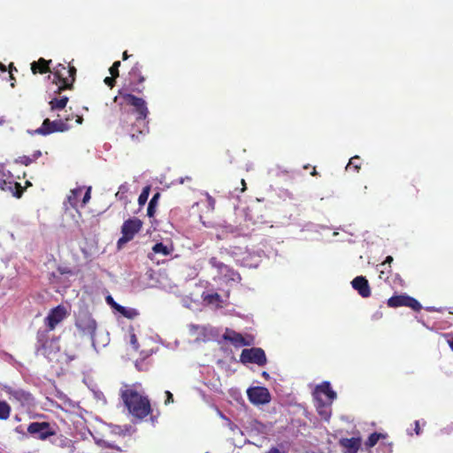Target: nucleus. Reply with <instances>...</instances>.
<instances>
[{
    "label": "nucleus",
    "mask_w": 453,
    "mask_h": 453,
    "mask_svg": "<svg viewBox=\"0 0 453 453\" xmlns=\"http://www.w3.org/2000/svg\"><path fill=\"white\" fill-rule=\"evenodd\" d=\"M121 398L129 413L137 419H142L151 412V406L147 396L134 388L122 390Z\"/></svg>",
    "instance_id": "nucleus-1"
},
{
    "label": "nucleus",
    "mask_w": 453,
    "mask_h": 453,
    "mask_svg": "<svg viewBox=\"0 0 453 453\" xmlns=\"http://www.w3.org/2000/svg\"><path fill=\"white\" fill-rule=\"evenodd\" d=\"M36 352L50 362H59L61 357L59 337H50L49 330H38L36 334Z\"/></svg>",
    "instance_id": "nucleus-2"
},
{
    "label": "nucleus",
    "mask_w": 453,
    "mask_h": 453,
    "mask_svg": "<svg viewBox=\"0 0 453 453\" xmlns=\"http://www.w3.org/2000/svg\"><path fill=\"white\" fill-rule=\"evenodd\" d=\"M120 96L127 104L134 108L138 115L136 119L140 128L139 133L147 134L149 133V127L146 119L149 114V110L146 102L142 98L137 97L130 93H120Z\"/></svg>",
    "instance_id": "nucleus-3"
},
{
    "label": "nucleus",
    "mask_w": 453,
    "mask_h": 453,
    "mask_svg": "<svg viewBox=\"0 0 453 453\" xmlns=\"http://www.w3.org/2000/svg\"><path fill=\"white\" fill-rule=\"evenodd\" d=\"M142 225V221L138 218H131L125 220L121 226L122 236L117 242L118 248L120 249L123 245L132 241L135 234L141 231Z\"/></svg>",
    "instance_id": "nucleus-4"
},
{
    "label": "nucleus",
    "mask_w": 453,
    "mask_h": 453,
    "mask_svg": "<svg viewBox=\"0 0 453 453\" xmlns=\"http://www.w3.org/2000/svg\"><path fill=\"white\" fill-rule=\"evenodd\" d=\"M75 326L84 335L94 337L96 322L88 311H80L76 316Z\"/></svg>",
    "instance_id": "nucleus-5"
},
{
    "label": "nucleus",
    "mask_w": 453,
    "mask_h": 453,
    "mask_svg": "<svg viewBox=\"0 0 453 453\" xmlns=\"http://www.w3.org/2000/svg\"><path fill=\"white\" fill-rule=\"evenodd\" d=\"M27 433L40 441H46L56 434V429L49 422H32L27 426Z\"/></svg>",
    "instance_id": "nucleus-6"
},
{
    "label": "nucleus",
    "mask_w": 453,
    "mask_h": 453,
    "mask_svg": "<svg viewBox=\"0 0 453 453\" xmlns=\"http://www.w3.org/2000/svg\"><path fill=\"white\" fill-rule=\"evenodd\" d=\"M387 304L390 308L409 307L414 311H419L422 309L420 303L406 294L395 295L388 299Z\"/></svg>",
    "instance_id": "nucleus-7"
},
{
    "label": "nucleus",
    "mask_w": 453,
    "mask_h": 453,
    "mask_svg": "<svg viewBox=\"0 0 453 453\" xmlns=\"http://www.w3.org/2000/svg\"><path fill=\"white\" fill-rule=\"evenodd\" d=\"M67 315L68 311L62 304L52 308L44 319V325L47 327L45 330H49V333L53 331L56 326L67 317Z\"/></svg>",
    "instance_id": "nucleus-8"
},
{
    "label": "nucleus",
    "mask_w": 453,
    "mask_h": 453,
    "mask_svg": "<svg viewBox=\"0 0 453 453\" xmlns=\"http://www.w3.org/2000/svg\"><path fill=\"white\" fill-rule=\"evenodd\" d=\"M240 360L243 364H256L259 366L265 365L267 359L264 349L261 348H251L242 349Z\"/></svg>",
    "instance_id": "nucleus-9"
},
{
    "label": "nucleus",
    "mask_w": 453,
    "mask_h": 453,
    "mask_svg": "<svg viewBox=\"0 0 453 453\" xmlns=\"http://www.w3.org/2000/svg\"><path fill=\"white\" fill-rule=\"evenodd\" d=\"M70 128L69 125L62 119L51 121L50 119H45L42 126L35 130V134L48 135L56 132H65Z\"/></svg>",
    "instance_id": "nucleus-10"
},
{
    "label": "nucleus",
    "mask_w": 453,
    "mask_h": 453,
    "mask_svg": "<svg viewBox=\"0 0 453 453\" xmlns=\"http://www.w3.org/2000/svg\"><path fill=\"white\" fill-rule=\"evenodd\" d=\"M4 392L9 395L11 401L19 403L21 406L29 405L33 402L32 395L24 389L12 387H4Z\"/></svg>",
    "instance_id": "nucleus-11"
},
{
    "label": "nucleus",
    "mask_w": 453,
    "mask_h": 453,
    "mask_svg": "<svg viewBox=\"0 0 453 453\" xmlns=\"http://www.w3.org/2000/svg\"><path fill=\"white\" fill-rule=\"evenodd\" d=\"M225 341L231 342L234 347L250 346L253 344V337L249 335L244 337L242 334L232 329H226L222 335Z\"/></svg>",
    "instance_id": "nucleus-12"
},
{
    "label": "nucleus",
    "mask_w": 453,
    "mask_h": 453,
    "mask_svg": "<svg viewBox=\"0 0 453 453\" xmlns=\"http://www.w3.org/2000/svg\"><path fill=\"white\" fill-rule=\"evenodd\" d=\"M249 400L255 404H265L270 402L271 395L266 388L254 387L247 391Z\"/></svg>",
    "instance_id": "nucleus-13"
},
{
    "label": "nucleus",
    "mask_w": 453,
    "mask_h": 453,
    "mask_svg": "<svg viewBox=\"0 0 453 453\" xmlns=\"http://www.w3.org/2000/svg\"><path fill=\"white\" fill-rule=\"evenodd\" d=\"M315 400H319L322 395L326 397L324 401L333 403L336 398V393L332 389L331 385L328 381H324L320 385H318L314 391Z\"/></svg>",
    "instance_id": "nucleus-14"
},
{
    "label": "nucleus",
    "mask_w": 453,
    "mask_h": 453,
    "mask_svg": "<svg viewBox=\"0 0 453 453\" xmlns=\"http://www.w3.org/2000/svg\"><path fill=\"white\" fill-rule=\"evenodd\" d=\"M4 173L0 172V189L10 191L15 197L20 198L24 192V188L20 183L13 180H4Z\"/></svg>",
    "instance_id": "nucleus-15"
},
{
    "label": "nucleus",
    "mask_w": 453,
    "mask_h": 453,
    "mask_svg": "<svg viewBox=\"0 0 453 453\" xmlns=\"http://www.w3.org/2000/svg\"><path fill=\"white\" fill-rule=\"evenodd\" d=\"M352 288L364 298L371 296V288L368 280L364 276H357L351 281Z\"/></svg>",
    "instance_id": "nucleus-16"
},
{
    "label": "nucleus",
    "mask_w": 453,
    "mask_h": 453,
    "mask_svg": "<svg viewBox=\"0 0 453 453\" xmlns=\"http://www.w3.org/2000/svg\"><path fill=\"white\" fill-rule=\"evenodd\" d=\"M339 445L344 449V453H357L362 445L361 437L341 438Z\"/></svg>",
    "instance_id": "nucleus-17"
},
{
    "label": "nucleus",
    "mask_w": 453,
    "mask_h": 453,
    "mask_svg": "<svg viewBox=\"0 0 453 453\" xmlns=\"http://www.w3.org/2000/svg\"><path fill=\"white\" fill-rule=\"evenodd\" d=\"M51 73L53 75L52 82L55 83L58 87L59 85H65V81H67V78H69L67 68L63 64H58L56 65Z\"/></svg>",
    "instance_id": "nucleus-18"
},
{
    "label": "nucleus",
    "mask_w": 453,
    "mask_h": 453,
    "mask_svg": "<svg viewBox=\"0 0 453 453\" xmlns=\"http://www.w3.org/2000/svg\"><path fill=\"white\" fill-rule=\"evenodd\" d=\"M51 63V60H46L43 58H40L37 61H34L31 64V71L34 74H44L50 71V64Z\"/></svg>",
    "instance_id": "nucleus-19"
},
{
    "label": "nucleus",
    "mask_w": 453,
    "mask_h": 453,
    "mask_svg": "<svg viewBox=\"0 0 453 453\" xmlns=\"http://www.w3.org/2000/svg\"><path fill=\"white\" fill-rule=\"evenodd\" d=\"M68 77L67 81H65V85H59L57 90H55V93L60 94L63 90L65 89H73V83L75 81V76H76V68L73 65H68L66 66Z\"/></svg>",
    "instance_id": "nucleus-20"
},
{
    "label": "nucleus",
    "mask_w": 453,
    "mask_h": 453,
    "mask_svg": "<svg viewBox=\"0 0 453 453\" xmlns=\"http://www.w3.org/2000/svg\"><path fill=\"white\" fill-rule=\"evenodd\" d=\"M315 401H316V410H317L319 415L322 418L328 420V418H330L331 413H332L331 405L333 403L326 402V401H324L323 398H319V400H315Z\"/></svg>",
    "instance_id": "nucleus-21"
},
{
    "label": "nucleus",
    "mask_w": 453,
    "mask_h": 453,
    "mask_svg": "<svg viewBox=\"0 0 453 453\" xmlns=\"http://www.w3.org/2000/svg\"><path fill=\"white\" fill-rule=\"evenodd\" d=\"M142 65L136 62L129 71L131 79L137 81L138 84H142L145 81V77L142 74Z\"/></svg>",
    "instance_id": "nucleus-22"
},
{
    "label": "nucleus",
    "mask_w": 453,
    "mask_h": 453,
    "mask_svg": "<svg viewBox=\"0 0 453 453\" xmlns=\"http://www.w3.org/2000/svg\"><path fill=\"white\" fill-rule=\"evenodd\" d=\"M69 101V98L66 96H63L60 97H54L50 101V106L51 111L56 110H62L64 109L67 103Z\"/></svg>",
    "instance_id": "nucleus-23"
},
{
    "label": "nucleus",
    "mask_w": 453,
    "mask_h": 453,
    "mask_svg": "<svg viewBox=\"0 0 453 453\" xmlns=\"http://www.w3.org/2000/svg\"><path fill=\"white\" fill-rule=\"evenodd\" d=\"M42 156L41 150H35L32 156H21L19 157L15 162L23 165H29Z\"/></svg>",
    "instance_id": "nucleus-24"
},
{
    "label": "nucleus",
    "mask_w": 453,
    "mask_h": 453,
    "mask_svg": "<svg viewBox=\"0 0 453 453\" xmlns=\"http://www.w3.org/2000/svg\"><path fill=\"white\" fill-rule=\"evenodd\" d=\"M160 193L159 192H157L153 195V196L151 197L150 201L149 202V205H148V208H147V215L149 218H152L154 217L155 213H156V211H157V204H158V201L160 199Z\"/></svg>",
    "instance_id": "nucleus-25"
},
{
    "label": "nucleus",
    "mask_w": 453,
    "mask_h": 453,
    "mask_svg": "<svg viewBox=\"0 0 453 453\" xmlns=\"http://www.w3.org/2000/svg\"><path fill=\"white\" fill-rule=\"evenodd\" d=\"M118 312H119L123 317L129 319H134L139 316V311L136 309L125 307L122 305H120L119 309L118 310Z\"/></svg>",
    "instance_id": "nucleus-26"
},
{
    "label": "nucleus",
    "mask_w": 453,
    "mask_h": 453,
    "mask_svg": "<svg viewBox=\"0 0 453 453\" xmlns=\"http://www.w3.org/2000/svg\"><path fill=\"white\" fill-rule=\"evenodd\" d=\"M386 436L387 434L377 432L371 434L365 443V447L368 449L374 447L378 443L380 439H384L386 438Z\"/></svg>",
    "instance_id": "nucleus-27"
},
{
    "label": "nucleus",
    "mask_w": 453,
    "mask_h": 453,
    "mask_svg": "<svg viewBox=\"0 0 453 453\" xmlns=\"http://www.w3.org/2000/svg\"><path fill=\"white\" fill-rule=\"evenodd\" d=\"M361 158L358 156L352 157L347 166L346 171H353L354 173H358L361 168Z\"/></svg>",
    "instance_id": "nucleus-28"
},
{
    "label": "nucleus",
    "mask_w": 453,
    "mask_h": 453,
    "mask_svg": "<svg viewBox=\"0 0 453 453\" xmlns=\"http://www.w3.org/2000/svg\"><path fill=\"white\" fill-rule=\"evenodd\" d=\"M129 191L128 185L127 183L121 184L115 196L118 200L122 201L125 204L127 203V193Z\"/></svg>",
    "instance_id": "nucleus-29"
},
{
    "label": "nucleus",
    "mask_w": 453,
    "mask_h": 453,
    "mask_svg": "<svg viewBox=\"0 0 453 453\" xmlns=\"http://www.w3.org/2000/svg\"><path fill=\"white\" fill-rule=\"evenodd\" d=\"M209 264L215 269H217L219 274L224 273L225 272H228V265L218 260L217 257H212L209 260Z\"/></svg>",
    "instance_id": "nucleus-30"
},
{
    "label": "nucleus",
    "mask_w": 453,
    "mask_h": 453,
    "mask_svg": "<svg viewBox=\"0 0 453 453\" xmlns=\"http://www.w3.org/2000/svg\"><path fill=\"white\" fill-rule=\"evenodd\" d=\"M152 251L156 254H162L163 256H168L172 253L173 248H169L163 242H157L152 247Z\"/></svg>",
    "instance_id": "nucleus-31"
},
{
    "label": "nucleus",
    "mask_w": 453,
    "mask_h": 453,
    "mask_svg": "<svg viewBox=\"0 0 453 453\" xmlns=\"http://www.w3.org/2000/svg\"><path fill=\"white\" fill-rule=\"evenodd\" d=\"M12 412V408L8 403L0 400V420H6L9 418Z\"/></svg>",
    "instance_id": "nucleus-32"
},
{
    "label": "nucleus",
    "mask_w": 453,
    "mask_h": 453,
    "mask_svg": "<svg viewBox=\"0 0 453 453\" xmlns=\"http://www.w3.org/2000/svg\"><path fill=\"white\" fill-rule=\"evenodd\" d=\"M140 128L139 125L137 123V119L135 120L134 124L132 125L129 130V135L133 141H140V137H143L146 134H142L139 133Z\"/></svg>",
    "instance_id": "nucleus-33"
},
{
    "label": "nucleus",
    "mask_w": 453,
    "mask_h": 453,
    "mask_svg": "<svg viewBox=\"0 0 453 453\" xmlns=\"http://www.w3.org/2000/svg\"><path fill=\"white\" fill-rule=\"evenodd\" d=\"M220 275L223 276L226 280L235 281V280H241L240 274L234 269L230 268L229 266H228V272H225L224 273H221Z\"/></svg>",
    "instance_id": "nucleus-34"
},
{
    "label": "nucleus",
    "mask_w": 453,
    "mask_h": 453,
    "mask_svg": "<svg viewBox=\"0 0 453 453\" xmlns=\"http://www.w3.org/2000/svg\"><path fill=\"white\" fill-rule=\"evenodd\" d=\"M150 186H146L142 188V193L140 194L139 197H138V203L140 206H143L148 198H149V196H150Z\"/></svg>",
    "instance_id": "nucleus-35"
},
{
    "label": "nucleus",
    "mask_w": 453,
    "mask_h": 453,
    "mask_svg": "<svg viewBox=\"0 0 453 453\" xmlns=\"http://www.w3.org/2000/svg\"><path fill=\"white\" fill-rule=\"evenodd\" d=\"M82 193L81 188H77L72 190V194L68 196V200L71 203V204L74 205V201L77 199L79 196H81Z\"/></svg>",
    "instance_id": "nucleus-36"
},
{
    "label": "nucleus",
    "mask_w": 453,
    "mask_h": 453,
    "mask_svg": "<svg viewBox=\"0 0 453 453\" xmlns=\"http://www.w3.org/2000/svg\"><path fill=\"white\" fill-rule=\"evenodd\" d=\"M121 449L119 447H113L110 443H104L102 453H120Z\"/></svg>",
    "instance_id": "nucleus-37"
},
{
    "label": "nucleus",
    "mask_w": 453,
    "mask_h": 453,
    "mask_svg": "<svg viewBox=\"0 0 453 453\" xmlns=\"http://www.w3.org/2000/svg\"><path fill=\"white\" fill-rule=\"evenodd\" d=\"M120 61H115L113 65L110 67L109 72L112 76H119V68L120 66Z\"/></svg>",
    "instance_id": "nucleus-38"
},
{
    "label": "nucleus",
    "mask_w": 453,
    "mask_h": 453,
    "mask_svg": "<svg viewBox=\"0 0 453 453\" xmlns=\"http://www.w3.org/2000/svg\"><path fill=\"white\" fill-rule=\"evenodd\" d=\"M106 303L113 309L115 310L116 311H118V310L119 309L120 307V304H119L118 303L115 302V300L113 299V297L111 296H107L106 298Z\"/></svg>",
    "instance_id": "nucleus-39"
},
{
    "label": "nucleus",
    "mask_w": 453,
    "mask_h": 453,
    "mask_svg": "<svg viewBox=\"0 0 453 453\" xmlns=\"http://www.w3.org/2000/svg\"><path fill=\"white\" fill-rule=\"evenodd\" d=\"M205 300H207L211 303H219L221 302V296L218 293H214L208 295Z\"/></svg>",
    "instance_id": "nucleus-40"
},
{
    "label": "nucleus",
    "mask_w": 453,
    "mask_h": 453,
    "mask_svg": "<svg viewBox=\"0 0 453 453\" xmlns=\"http://www.w3.org/2000/svg\"><path fill=\"white\" fill-rule=\"evenodd\" d=\"M57 270H58V272L61 275H64V274L72 275V274H73V270L71 268H69L68 266H61V265H59Z\"/></svg>",
    "instance_id": "nucleus-41"
},
{
    "label": "nucleus",
    "mask_w": 453,
    "mask_h": 453,
    "mask_svg": "<svg viewBox=\"0 0 453 453\" xmlns=\"http://www.w3.org/2000/svg\"><path fill=\"white\" fill-rule=\"evenodd\" d=\"M116 78H117L116 76H112V75H111V77H106V78L104 79V83H105L108 87H110V88H113V87H114V85H115V82H116V81H115Z\"/></svg>",
    "instance_id": "nucleus-42"
},
{
    "label": "nucleus",
    "mask_w": 453,
    "mask_h": 453,
    "mask_svg": "<svg viewBox=\"0 0 453 453\" xmlns=\"http://www.w3.org/2000/svg\"><path fill=\"white\" fill-rule=\"evenodd\" d=\"M130 343L133 345L134 349H138V348H139L138 340L134 334H131V335H130Z\"/></svg>",
    "instance_id": "nucleus-43"
},
{
    "label": "nucleus",
    "mask_w": 453,
    "mask_h": 453,
    "mask_svg": "<svg viewBox=\"0 0 453 453\" xmlns=\"http://www.w3.org/2000/svg\"><path fill=\"white\" fill-rule=\"evenodd\" d=\"M91 194V188H88V189L86 190L85 194H84V196H83V199H82V203L83 205H85L89 200H90V196Z\"/></svg>",
    "instance_id": "nucleus-44"
},
{
    "label": "nucleus",
    "mask_w": 453,
    "mask_h": 453,
    "mask_svg": "<svg viewBox=\"0 0 453 453\" xmlns=\"http://www.w3.org/2000/svg\"><path fill=\"white\" fill-rule=\"evenodd\" d=\"M8 71H9V73H10V78L12 81H15L14 77H13V72H17V68L14 66L13 63H11L9 65V67H8Z\"/></svg>",
    "instance_id": "nucleus-45"
},
{
    "label": "nucleus",
    "mask_w": 453,
    "mask_h": 453,
    "mask_svg": "<svg viewBox=\"0 0 453 453\" xmlns=\"http://www.w3.org/2000/svg\"><path fill=\"white\" fill-rule=\"evenodd\" d=\"M61 446L62 447H66V446H70V444H72V447L74 446L73 441L69 439H67L66 437H64V436H61Z\"/></svg>",
    "instance_id": "nucleus-46"
},
{
    "label": "nucleus",
    "mask_w": 453,
    "mask_h": 453,
    "mask_svg": "<svg viewBox=\"0 0 453 453\" xmlns=\"http://www.w3.org/2000/svg\"><path fill=\"white\" fill-rule=\"evenodd\" d=\"M166 399L165 401V404H169L173 403V395L170 391H165Z\"/></svg>",
    "instance_id": "nucleus-47"
},
{
    "label": "nucleus",
    "mask_w": 453,
    "mask_h": 453,
    "mask_svg": "<svg viewBox=\"0 0 453 453\" xmlns=\"http://www.w3.org/2000/svg\"><path fill=\"white\" fill-rule=\"evenodd\" d=\"M393 262V257L391 256H388L385 261L380 265L381 266H385L387 264L390 265ZM390 268V265H388Z\"/></svg>",
    "instance_id": "nucleus-48"
},
{
    "label": "nucleus",
    "mask_w": 453,
    "mask_h": 453,
    "mask_svg": "<svg viewBox=\"0 0 453 453\" xmlns=\"http://www.w3.org/2000/svg\"><path fill=\"white\" fill-rule=\"evenodd\" d=\"M415 433L416 434H420L421 433V429H420V426H419V422L418 420L415 421Z\"/></svg>",
    "instance_id": "nucleus-49"
},
{
    "label": "nucleus",
    "mask_w": 453,
    "mask_h": 453,
    "mask_svg": "<svg viewBox=\"0 0 453 453\" xmlns=\"http://www.w3.org/2000/svg\"><path fill=\"white\" fill-rule=\"evenodd\" d=\"M266 453H286L284 451H280L278 448L273 447Z\"/></svg>",
    "instance_id": "nucleus-50"
},
{
    "label": "nucleus",
    "mask_w": 453,
    "mask_h": 453,
    "mask_svg": "<svg viewBox=\"0 0 453 453\" xmlns=\"http://www.w3.org/2000/svg\"><path fill=\"white\" fill-rule=\"evenodd\" d=\"M143 88H144V87H142V88H140V87H134V88H132V91H134V92H137V93H142V90H143Z\"/></svg>",
    "instance_id": "nucleus-51"
},
{
    "label": "nucleus",
    "mask_w": 453,
    "mask_h": 453,
    "mask_svg": "<svg viewBox=\"0 0 453 453\" xmlns=\"http://www.w3.org/2000/svg\"><path fill=\"white\" fill-rule=\"evenodd\" d=\"M241 183H242V188H241V191H242V192H243V191H245V190H246V188H246V182H245V180H244L243 179H242Z\"/></svg>",
    "instance_id": "nucleus-52"
},
{
    "label": "nucleus",
    "mask_w": 453,
    "mask_h": 453,
    "mask_svg": "<svg viewBox=\"0 0 453 453\" xmlns=\"http://www.w3.org/2000/svg\"><path fill=\"white\" fill-rule=\"evenodd\" d=\"M6 71H7L6 66L0 62V72L1 73H5Z\"/></svg>",
    "instance_id": "nucleus-53"
},
{
    "label": "nucleus",
    "mask_w": 453,
    "mask_h": 453,
    "mask_svg": "<svg viewBox=\"0 0 453 453\" xmlns=\"http://www.w3.org/2000/svg\"><path fill=\"white\" fill-rule=\"evenodd\" d=\"M448 344L449 345L450 349H452L453 351V336L450 337L449 339H448Z\"/></svg>",
    "instance_id": "nucleus-54"
},
{
    "label": "nucleus",
    "mask_w": 453,
    "mask_h": 453,
    "mask_svg": "<svg viewBox=\"0 0 453 453\" xmlns=\"http://www.w3.org/2000/svg\"><path fill=\"white\" fill-rule=\"evenodd\" d=\"M318 174H319V173H318V172H317V170H316V167H315V166H313V167H312V171H311V176H317Z\"/></svg>",
    "instance_id": "nucleus-55"
},
{
    "label": "nucleus",
    "mask_w": 453,
    "mask_h": 453,
    "mask_svg": "<svg viewBox=\"0 0 453 453\" xmlns=\"http://www.w3.org/2000/svg\"><path fill=\"white\" fill-rule=\"evenodd\" d=\"M129 58L127 51H124L122 54V59L127 60Z\"/></svg>",
    "instance_id": "nucleus-56"
},
{
    "label": "nucleus",
    "mask_w": 453,
    "mask_h": 453,
    "mask_svg": "<svg viewBox=\"0 0 453 453\" xmlns=\"http://www.w3.org/2000/svg\"><path fill=\"white\" fill-rule=\"evenodd\" d=\"M72 453H82L80 450H77L75 446H73Z\"/></svg>",
    "instance_id": "nucleus-57"
},
{
    "label": "nucleus",
    "mask_w": 453,
    "mask_h": 453,
    "mask_svg": "<svg viewBox=\"0 0 453 453\" xmlns=\"http://www.w3.org/2000/svg\"><path fill=\"white\" fill-rule=\"evenodd\" d=\"M380 279L388 278V276H385V273H384V271H380Z\"/></svg>",
    "instance_id": "nucleus-58"
},
{
    "label": "nucleus",
    "mask_w": 453,
    "mask_h": 453,
    "mask_svg": "<svg viewBox=\"0 0 453 453\" xmlns=\"http://www.w3.org/2000/svg\"><path fill=\"white\" fill-rule=\"evenodd\" d=\"M262 376L265 377V379H268L269 378V373L267 372H262Z\"/></svg>",
    "instance_id": "nucleus-59"
},
{
    "label": "nucleus",
    "mask_w": 453,
    "mask_h": 453,
    "mask_svg": "<svg viewBox=\"0 0 453 453\" xmlns=\"http://www.w3.org/2000/svg\"><path fill=\"white\" fill-rule=\"evenodd\" d=\"M77 122H78L79 124H81V122H82V118H81V116H77Z\"/></svg>",
    "instance_id": "nucleus-60"
},
{
    "label": "nucleus",
    "mask_w": 453,
    "mask_h": 453,
    "mask_svg": "<svg viewBox=\"0 0 453 453\" xmlns=\"http://www.w3.org/2000/svg\"><path fill=\"white\" fill-rule=\"evenodd\" d=\"M20 428H21V426H17V427L15 428V431H16L17 433H21V429H20Z\"/></svg>",
    "instance_id": "nucleus-61"
},
{
    "label": "nucleus",
    "mask_w": 453,
    "mask_h": 453,
    "mask_svg": "<svg viewBox=\"0 0 453 453\" xmlns=\"http://www.w3.org/2000/svg\"><path fill=\"white\" fill-rule=\"evenodd\" d=\"M310 167H311V165H310L309 164H308V165H305L303 166V168H304V169H310Z\"/></svg>",
    "instance_id": "nucleus-62"
}]
</instances>
